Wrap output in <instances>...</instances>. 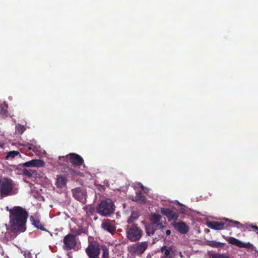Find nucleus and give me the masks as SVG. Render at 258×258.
Here are the masks:
<instances>
[{"mask_svg": "<svg viewBox=\"0 0 258 258\" xmlns=\"http://www.w3.org/2000/svg\"><path fill=\"white\" fill-rule=\"evenodd\" d=\"M161 216L159 214H153L151 218V221L153 225H157L160 222Z\"/></svg>", "mask_w": 258, "mask_h": 258, "instance_id": "nucleus-22", "label": "nucleus"}, {"mask_svg": "<svg viewBox=\"0 0 258 258\" xmlns=\"http://www.w3.org/2000/svg\"><path fill=\"white\" fill-rule=\"evenodd\" d=\"M69 156L70 163L75 167H79L84 163L83 158L76 153H70Z\"/></svg>", "mask_w": 258, "mask_h": 258, "instance_id": "nucleus-11", "label": "nucleus"}, {"mask_svg": "<svg viewBox=\"0 0 258 258\" xmlns=\"http://www.w3.org/2000/svg\"><path fill=\"white\" fill-rule=\"evenodd\" d=\"M143 231L136 224L131 225L127 230V238L131 241L139 240L142 237Z\"/></svg>", "mask_w": 258, "mask_h": 258, "instance_id": "nucleus-4", "label": "nucleus"}, {"mask_svg": "<svg viewBox=\"0 0 258 258\" xmlns=\"http://www.w3.org/2000/svg\"><path fill=\"white\" fill-rule=\"evenodd\" d=\"M28 217V212L20 206L11 210L9 215L10 230L14 233L24 232Z\"/></svg>", "mask_w": 258, "mask_h": 258, "instance_id": "nucleus-1", "label": "nucleus"}, {"mask_svg": "<svg viewBox=\"0 0 258 258\" xmlns=\"http://www.w3.org/2000/svg\"><path fill=\"white\" fill-rule=\"evenodd\" d=\"M253 229H254V230H255L257 232H258V226H256V225H250V226Z\"/></svg>", "mask_w": 258, "mask_h": 258, "instance_id": "nucleus-36", "label": "nucleus"}, {"mask_svg": "<svg viewBox=\"0 0 258 258\" xmlns=\"http://www.w3.org/2000/svg\"><path fill=\"white\" fill-rule=\"evenodd\" d=\"M20 155V153L17 151H12L8 153L6 158L8 159L9 158L13 159L16 156Z\"/></svg>", "mask_w": 258, "mask_h": 258, "instance_id": "nucleus-27", "label": "nucleus"}, {"mask_svg": "<svg viewBox=\"0 0 258 258\" xmlns=\"http://www.w3.org/2000/svg\"><path fill=\"white\" fill-rule=\"evenodd\" d=\"M172 225L181 234H186L189 231L188 226L184 222H174Z\"/></svg>", "mask_w": 258, "mask_h": 258, "instance_id": "nucleus-13", "label": "nucleus"}, {"mask_svg": "<svg viewBox=\"0 0 258 258\" xmlns=\"http://www.w3.org/2000/svg\"><path fill=\"white\" fill-rule=\"evenodd\" d=\"M23 173L29 177H36L37 175L36 171L31 169H24L23 170Z\"/></svg>", "mask_w": 258, "mask_h": 258, "instance_id": "nucleus-21", "label": "nucleus"}, {"mask_svg": "<svg viewBox=\"0 0 258 258\" xmlns=\"http://www.w3.org/2000/svg\"><path fill=\"white\" fill-rule=\"evenodd\" d=\"M226 221H228L229 223H233L234 224L235 226H236L238 228H247V225H243L241 223H240L239 222L237 221L232 220H229L228 219H225Z\"/></svg>", "mask_w": 258, "mask_h": 258, "instance_id": "nucleus-25", "label": "nucleus"}, {"mask_svg": "<svg viewBox=\"0 0 258 258\" xmlns=\"http://www.w3.org/2000/svg\"><path fill=\"white\" fill-rule=\"evenodd\" d=\"M45 163L43 160L39 159H34L27 162H26L23 164V166L25 167H42L44 166Z\"/></svg>", "mask_w": 258, "mask_h": 258, "instance_id": "nucleus-14", "label": "nucleus"}, {"mask_svg": "<svg viewBox=\"0 0 258 258\" xmlns=\"http://www.w3.org/2000/svg\"><path fill=\"white\" fill-rule=\"evenodd\" d=\"M67 179L66 177L61 175H58L56 176L55 185L59 188H62L66 185Z\"/></svg>", "mask_w": 258, "mask_h": 258, "instance_id": "nucleus-18", "label": "nucleus"}, {"mask_svg": "<svg viewBox=\"0 0 258 258\" xmlns=\"http://www.w3.org/2000/svg\"><path fill=\"white\" fill-rule=\"evenodd\" d=\"M257 234H258V232H257Z\"/></svg>", "mask_w": 258, "mask_h": 258, "instance_id": "nucleus-43", "label": "nucleus"}, {"mask_svg": "<svg viewBox=\"0 0 258 258\" xmlns=\"http://www.w3.org/2000/svg\"><path fill=\"white\" fill-rule=\"evenodd\" d=\"M80 234L81 233L78 232L76 233L75 235L70 233L66 235L63 239V249L65 250H70L74 249L77 245L76 236Z\"/></svg>", "mask_w": 258, "mask_h": 258, "instance_id": "nucleus-5", "label": "nucleus"}, {"mask_svg": "<svg viewBox=\"0 0 258 258\" xmlns=\"http://www.w3.org/2000/svg\"><path fill=\"white\" fill-rule=\"evenodd\" d=\"M72 193L73 198L75 200L83 204H86L87 201V193L85 189L80 187H76L72 189Z\"/></svg>", "mask_w": 258, "mask_h": 258, "instance_id": "nucleus-7", "label": "nucleus"}, {"mask_svg": "<svg viewBox=\"0 0 258 258\" xmlns=\"http://www.w3.org/2000/svg\"><path fill=\"white\" fill-rule=\"evenodd\" d=\"M161 213L165 216L168 219V221H176L178 217V214L171 209L167 208H161Z\"/></svg>", "mask_w": 258, "mask_h": 258, "instance_id": "nucleus-10", "label": "nucleus"}, {"mask_svg": "<svg viewBox=\"0 0 258 258\" xmlns=\"http://www.w3.org/2000/svg\"><path fill=\"white\" fill-rule=\"evenodd\" d=\"M156 226H159V228L163 230L164 228H165V226H164L162 223H159Z\"/></svg>", "mask_w": 258, "mask_h": 258, "instance_id": "nucleus-35", "label": "nucleus"}, {"mask_svg": "<svg viewBox=\"0 0 258 258\" xmlns=\"http://www.w3.org/2000/svg\"><path fill=\"white\" fill-rule=\"evenodd\" d=\"M4 144L3 143H0V147L3 148Z\"/></svg>", "mask_w": 258, "mask_h": 258, "instance_id": "nucleus-39", "label": "nucleus"}, {"mask_svg": "<svg viewBox=\"0 0 258 258\" xmlns=\"http://www.w3.org/2000/svg\"><path fill=\"white\" fill-rule=\"evenodd\" d=\"M179 255H180V256L181 257H183V255H182V253H181V252H179Z\"/></svg>", "mask_w": 258, "mask_h": 258, "instance_id": "nucleus-40", "label": "nucleus"}, {"mask_svg": "<svg viewBox=\"0 0 258 258\" xmlns=\"http://www.w3.org/2000/svg\"><path fill=\"white\" fill-rule=\"evenodd\" d=\"M67 169L71 174H73L77 175H81L82 174V173L80 171L75 170L71 167H67Z\"/></svg>", "mask_w": 258, "mask_h": 258, "instance_id": "nucleus-29", "label": "nucleus"}, {"mask_svg": "<svg viewBox=\"0 0 258 258\" xmlns=\"http://www.w3.org/2000/svg\"><path fill=\"white\" fill-rule=\"evenodd\" d=\"M100 245L95 241H89L86 252L89 258H98L100 253Z\"/></svg>", "mask_w": 258, "mask_h": 258, "instance_id": "nucleus-6", "label": "nucleus"}, {"mask_svg": "<svg viewBox=\"0 0 258 258\" xmlns=\"http://www.w3.org/2000/svg\"><path fill=\"white\" fill-rule=\"evenodd\" d=\"M104 184H107L108 183V181H104Z\"/></svg>", "mask_w": 258, "mask_h": 258, "instance_id": "nucleus-41", "label": "nucleus"}, {"mask_svg": "<svg viewBox=\"0 0 258 258\" xmlns=\"http://www.w3.org/2000/svg\"><path fill=\"white\" fill-rule=\"evenodd\" d=\"M208 244L213 247H216V248H223L225 243H221L220 242H217L215 241H210L208 242Z\"/></svg>", "mask_w": 258, "mask_h": 258, "instance_id": "nucleus-23", "label": "nucleus"}, {"mask_svg": "<svg viewBox=\"0 0 258 258\" xmlns=\"http://www.w3.org/2000/svg\"><path fill=\"white\" fill-rule=\"evenodd\" d=\"M96 187V188L100 192H103L105 190V187L104 185L101 184H97Z\"/></svg>", "mask_w": 258, "mask_h": 258, "instance_id": "nucleus-32", "label": "nucleus"}, {"mask_svg": "<svg viewBox=\"0 0 258 258\" xmlns=\"http://www.w3.org/2000/svg\"><path fill=\"white\" fill-rule=\"evenodd\" d=\"M30 220L32 222V224L37 229H39L43 231H46V229L44 226L41 224L40 221L37 218H36L33 216L30 217Z\"/></svg>", "mask_w": 258, "mask_h": 258, "instance_id": "nucleus-19", "label": "nucleus"}, {"mask_svg": "<svg viewBox=\"0 0 258 258\" xmlns=\"http://www.w3.org/2000/svg\"><path fill=\"white\" fill-rule=\"evenodd\" d=\"M226 239L229 244L237 246L238 247L246 248L247 249H252L253 247V245L249 242L243 243V242L233 237H228Z\"/></svg>", "mask_w": 258, "mask_h": 258, "instance_id": "nucleus-9", "label": "nucleus"}, {"mask_svg": "<svg viewBox=\"0 0 258 258\" xmlns=\"http://www.w3.org/2000/svg\"><path fill=\"white\" fill-rule=\"evenodd\" d=\"M148 247L147 242H137L131 246L130 251L136 254H142Z\"/></svg>", "mask_w": 258, "mask_h": 258, "instance_id": "nucleus-8", "label": "nucleus"}, {"mask_svg": "<svg viewBox=\"0 0 258 258\" xmlns=\"http://www.w3.org/2000/svg\"><path fill=\"white\" fill-rule=\"evenodd\" d=\"M97 219V217H96V218H94V220H96Z\"/></svg>", "mask_w": 258, "mask_h": 258, "instance_id": "nucleus-42", "label": "nucleus"}, {"mask_svg": "<svg viewBox=\"0 0 258 258\" xmlns=\"http://www.w3.org/2000/svg\"><path fill=\"white\" fill-rule=\"evenodd\" d=\"M26 129L25 125L17 124L16 125L15 132L16 134L21 135L26 131Z\"/></svg>", "mask_w": 258, "mask_h": 258, "instance_id": "nucleus-26", "label": "nucleus"}, {"mask_svg": "<svg viewBox=\"0 0 258 258\" xmlns=\"http://www.w3.org/2000/svg\"><path fill=\"white\" fill-rule=\"evenodd\" d=\"M18 206H14V207H13L12 208H9V207H6V210L8 211L9 212V215H11V210H14V209L17 208Z\"/></svg>", "mask_w": 258, "mask_h": 258, "instance_id": "nucleus-33", "label": "nucleus"}, {"mask_svg": "<svg viewBox=\"0 0 258 258\" xmlns=\"http://www.w3.org/2000/svg\"><path fill=\"white\" fill-rule=\"evenodd\" d=\"M212 258H230L224 254H215L212 255Z\"/></svg>", "mask_w": 258, "mask_h": 258, "instance_id": "nucleus-31", "label": "nucleus"}, {"mask_svg": "<svg viewBox=\"0 0 258 258\" xmlns=\"http://www.w3.org/2000/svg\"><path fill=\"white\" fill-rule=\"evenodd\" d=\"M224 223L218 221L209 222L207 224V226L211 229L215 230H222L224 229Z\"/></svg>", "mask_w": 258, "mask_h": 258, "instance_id": "nucleus-17", "label": "nucleus"}, {"mask_svg": "<svg viewBox=\"0 0 258 258\" xmlns=\"http://www.w3.org/2000/svg\"><path fill=\"white\" fill-rule=\"evenodd\" d=\"M131 199L133 201L139 202L141 204L146 203V197L143 195L140 190L136 191L135 196H133Z\"/></svg>", "mask_w": 258, "mask_h": 258, "instance_id": "nucleus-16", "label": "nucleus"}, {"mask_svg": "<svg viewBox=\"0 0 258 258\" xmlns=\"http://www.w3.org/2000/svg\"><path fill=\"white\" fill-rule=\"evenodd\" d=\"M35 148H33L32 145H29L28 147V149L30 150H32L33 151H35Z\"/></svg>", "mask_w": 258, "mask_h": 258, "instance_id": "nucleus-37", "label": "nucleus"}, {"mask_svg": "<svg viewBox=\"0 0 258 258\" xmlns=\"http://www.w3.org/2000/svg\"><path fill=\"white\" fill-rule=\"evenodd\" d=\"M171 234V231L170 230H167L166 231V234L168 236Z\"/></svg>", "mask_w": 258, "mask_h": 258, "instance_id": "nucleus-38", "label": "nucleus"}, {"mask_svg": "<svg viewBox=\"0 0 258 258\" xmlns=\"http://www.w3.org/2000/svg\"><path fill=\"white\" fill-rule=\"evenodd\" d=\"M58 159L59 161V164L60 165H64L65 162H68L69 160V154L66 156H59Z\"/></svg>", "mask_w": 258, "mask_h": 258, "instance_id": "nucleus-28", "label": "nucleus"}, {"mask_svg": "<svg viewBox=\"0 0 258 258\" xmlns=\"http://www.w3.org/2000/svg\"><path fill=\"white\" fill-rule=\"evenodd\" d=\"M161 251L164 253L165 258H174L175 251L172 246H163L161 248Z\"/></svg>", "mask_w": 258, "mask_h": 258, "instance_id": "nucleus-15", "label": "nucleus"}, {"mask_svg": "<svg viewBox=\"0 0 258 258\" xmlns=\"http://www.w3.org/2000/svg\"><path fill=\"white\" fill-rule=\"evenodd\" d=\"M134 217H133V215H132L130 217L128 218V220H127V222L128 223H131L132 222H133L134 221Z\"/></svg>", "mask_w": 258, "mask_h": 258, "instance_id": "nucleus-34", "label": "nucleus"}, {"mask_svg": "<svg viewBox=\"0 0 258 258\" xmlns=\"http://www.w3.org/2000/svg\"><path fill=\"white\" fill-rule=\"evenodd\" d=\"M115 210V206L110 199L102 200L97 207V213L102 216L109 217L113 214Z\"/></svg>", "mask_w": 258, "mask_h": 258, "instance_id": "nucleus-2", "label": "nucleus"}, {"mask_svg": "<svg viewBox=\"0 0 258 258\" xmlns=\"http://www.w3.org/2000/svg\"><path fill=\"white\" fill-rule=\"evenodd\" d=\"M84 210L86 211L87 216H90L93 215L95 212V208L91 205H87L83 208Z\"/></svg>", "mask_w": 258, "mask_h": 258, "instance_id": "nucleus-24", "label": "nucleus"}, {"mask_svg": "<svg viewBox=\"0 0 258 258\" xmlns=\"http://www.w3.org/2000/svg\"><path fill=\"white\" fill-rule=\"evenodd\" d=\"M146 230L147 234L148 236H150L151 235L154 234L155 232V230L153 228L147 227Z\"/></svg>", "mask_w": 258, "mask_h": 258, "instance_id": "nucleus-30", "label": "nucleus"}, {"mask_svg": "<svg viewBox=\"0 0 258 258\" xmlns=\"http://www.w3.org/2000/svg\"><path fill=\"white\" fill-rule=\"evenodd\" d=\"M14 183L13 180L8 177L0 178V197L3 199L11 196L13 194Z\"/></svg>", "mask_w": 258, "mask_h": 258, "instance_id": "nucleus-3", "label": "nucleus"}, {"mask_svg": "<svg viewBox=\"0 0 258 258\" xmlns=\"http://www.w3.org/2000/svg\"><path fill=\"white\" fill-rule=\"evenodd\" d=\"M101 228L109 233H113L116 230L114 221L108 219L104 220L101 224Z\"/></svg>", "mask_w": 258, "mask_h": 258, "instance_id": "nucleus-12", "label": "nucleus"}, {"mask_svg": "<svg viewBox=\"0 0 258 258\" xmlns=\"http://www.w3.org/2000/svg\"><path fill=\"white\" fill-rule=\"evenodd\" d=\"M8 105L6 104H3L0 105V116L5 118L8 116Z\"/></svg>", "mask_w": 258, "mask_h": 258, "instance_id": "nucleus-20", "label": "nucleus"}]
</instances>
